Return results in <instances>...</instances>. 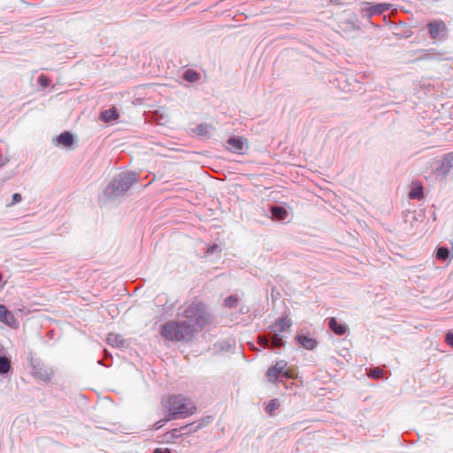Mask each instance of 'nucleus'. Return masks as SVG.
Returning <instances> with one entry per match:
<instances>
[{"mask_svg":"<svg viewBox=\"0 0 453 453\" xmlns=\"http://www.w3.org/2000/svg\"><path fill=\"white\" fill-rule=\"evenodd\" d=\"M258 343L263 347H266L269 345V340L266 336H259Z\"/></svg>","mask_w":453,"mask_h":453,"instance_id":"28","label":"nucleus"},{"mask_svg":"<svg viewBox=\"0 0 453 453\" xmlns=\"http://www.w3.org/2000/svg\"><path fill=\"white\" fill-rule=\"evenodd\" d=\"M11 369V360L6 357H0V374L7 373Z\"/></svg>","mask_w":453,"mask_h":453,"instance_id":"17","label":"nucleus"},{"mask_svg":"<svg viewBox=\"0 0 453 453\" xmlns=\"http://www.w3.org/2000/svg\"><path fill=\"white\" fill-rule=\"evenodd\" d=\"M409 197L411 199H422L423 198L422 186H418V187L413 188L409 193Z\"/></svg>","mask_w":453,"mask_h":453,"instance_id":"18","label":"nucleus"},{"mask_svg":"<svg viewBox=\"0 0 453 453\" xmlns=\"http://www.w3.org/2000/svg\"><path fill=\"white\" fill-rule=\"evenodd\" d=\"M243 148L244 142L241 137H231L226 141V149L232 152H241Z\"/></svg>","mask_w":453,"mask_h":453,"instance_id":"10","label":"nucleus"},{"mask_svg":"<svg viewBox=\"0 0 453 453\" xmlns=\"http://www.w3.org/2000/svg\"><path fill=\"white\" fill-rule=\"evenodd\" d=\"M446 342L453 348V332H449L446 334Z\"/></svg>","mask_w":453,"mask_h":453,"instance_id":"29","label":"nucleus"},{"mask_svg":"<svg viewBox=\"0 0 453 453\" xmlns=\"http://www.w3.org/2000/svg\"><path fill=\"white\" fill-rule=\"evenodd\" d=\"M56 142L58 145L71 148L73 144V136L70 132H64L56 138Z\"/></svg>","mask_w":453,"mask_h":453,"instance_id":"12","label":"nucleus"},{"mask_svg":"<svg viewBox=\"0 0 453 453\" xmlns=\"http://www.w3.org/2000/svg\"><path fill=\"white\" fill-rule=\"evenodd\" d=\"M38 82L41 86L47 87L50 84V80L46 76L41 75L38 78Z\"/></svg>","mask_w":453,"mask_h":453,"instance_id":"26","label":"nucleus"},{"mask_svg":"<svg viewBox=\"0 0 453 453\" xmlns=\"http://www.w3.org/2000/svg\"><path fill=\"white\" fill-rule=\"evenodd\" d=\"M135 182H137L136 173H127L119 175L118 185L115 186V196L124 195Z\"/></svg>","mask_w":453,"mask_h":453,"instance_id":"6","label":"nucleus"},{"mask_svg":"<svg viewBox=\"0 0 453 453\" xmlns=\"http://www.w3.org/2000/svg\"><path fill=\"white\" fill-rule=\"evenodd\" d=\"M279 406H280V403H279L278 400L273 399L268 403L265 410L270 415H273L274 411L277 410L279 408Z\"/></svg>","mask_w":453,"mask_h":453,"instance_id":"22","label":"nucleus"},{"mask_svg":"<svg viewBox=\"0 0 453 453\" xmlns=\"http://www.w3.org/2000/svg\"><path fill=\"white\" fill-rule=\"evenodd\" d=\"M282 345V336L279 333L273 332V334L271 339V347L272 348H279Z\"/></svg>","mask_w":453,"mask_h":453,"instance_id":"20","label":"nucleus"},{"mask_svg":"<svg viewBox=\"0 0 453 453\" xmlns=\"http://www.w3.org/2000/svg\"><path fill=\"white\" fill-rule=\"evenodd\" d=\"M389 9L388 4H378L375 5L369 6L367 9H363V11L367 12L368 14L373 15V14H380L385 11H388Z\"/></svg>","mask_w":453,"mask_h":453,"instance_id":"14","label":"nucleus"},{"mask_svg":"<svg viewBox=\"0 0 453 453\" xmlns=\"http://www.w3.org/2000/svg\"><path fill=\"white\" fill-rule=\"evenodd\" d=\"M431 165L435 166L434 172L426 175V178H430L434 174L436 178H446L453 167V152L445 154L441 160L434 159Z\"/></svg>","mask_w":453,"mask_h":453,"instance_id":"4","label":"nucleus"},{"mask_svg":"<svg viewBox=\"0 0 453 453\" xmlns=\"http://www.w3.org/2000/svg\"><path fill=\"white\" fill-rule=\"evenodd\" d=\"M272 215L279 220H283L288 216V211L285 208L280 206H273L271 209Z\"/></svg>","mask_w":453,"mask_h":453,"instance_id":"15","label":"nucleus"},{"mask_svg":"<svg viewBox=\"0 0 453 453\" xmlns=\"http://www.w3.org/2000/svg\"><path fill=\"white\" fill-rule=\"evenodd\" d=\"M21 200H22V196H21V195H20V194H19V193H15V194H13V196H12V203H9L8 205H9V206H12V205H14V204H16V203H19Z\"/></svg>","mask_w":453,"mask_h":453,"instance_id":"27","label":"nucleus"},{"mask_svg":"<svg viewBox=\"0 0 453 453\" xmlns=\"http://www.w3.org/2000/svg\"><path fill=\"white\" fill-rule=\"evenodd\" d=\"M292 378L293 370L288 369L285 360H279L268 369L266 378L269 382L274 383L280 377Z\"/></svg>","mask_w":453,"mask_h":453,"instance_id":"5","label":"nucleus"},{"mask_svg":"<svg viewBox=\"0 0 453 453\" xmlns=\"http://www.w3.org/2000/svg\"><path fill=\"white\" fill-rule=\"evenodd\" d=\"M180 429H177V428L173 429L165 434L167 441H169L170 439L178 438V437H180Z\"/></svg>","mask_w":453,"mask_h":453,"instance_id":"25","label":"nucleus"},{"mask_svg":"<svg viewBox=\"0 0 453 453\" xmlns=\"http://www.w3.org/2000/svg\"><path fill=\"white\" fill-rule=\"evenodd\" d=\"M291 326V320L285 318H280L277 319L274 324L272 326V330L275 333L281 334L285 332L287 329H288Z\"/></svg>","mask_w":453,"mask_h":453,"instance_id":"11","label":"nucleus"},{"mask_svg":"<svg viewBox=\"0 0 453 453\" xmlns=\"http://www.w3.org/2000/svg\"><path fill=\"white\" fill-rule=\"evenodd\" d=\"M427 28L429 30V36L434 40L446 36L448 32L445 22L441 19L429 22L427 24Z\"/></svg>","mask_w":453,"mask_h":453,"instance_id":"7","label":"nucleus"},{"mask_svg":"<svg viewBox=\"0 0 453 453\" xmlns=\"http://www.w3.org/2000/svg\"><path fill=\"white\" fill-rule=\"evenodd\" d=\"M296 341L303 348L308 350L314 349L318 345V342L316 341V339L304 334H297L296 336Z\"/></svg>","mask_w":453,"mask_h":453,"instance_id":"9","label":"nucleus"},{"mask_svg":"<svg viewBox=\"0 0 453 453\" xmlns=\"http://www.w3.org/2000/svg\"><path fill=\"white\" fill-rule=\"evenodd\" d=\"M181 320L191 335L203 328L210 322L209 314L204 304L200 302H193L188 304L182 313Z\"/></svg>","mask_w":453,"mask_h":453,"instance_id":"1","label":"nucleus"},{"mask_svg":"<svg viewBox=\"0 0 453 453\" xmlns=\"http://www.w3.org/2000/svg\"><path fill=\"white\" fill-rule=\"evenodd\" d=\"M328 326L336 335H343L347 332V326L339 323L335 318L329 319Z\"/></svg>","mask_w":453,"mask_h":453,"instance_id":"13","label":"nucleus"},{"mask_svg":"<svg viewBox=\"0 0 453 453\" xmlns=\"http://www.w3.org/2000/svg\"><path fill=\"white\" fill-rule=\"evenodd\" d=\"M161 335L170 342H181L192 336L181 320H170L162 325Z\"/></svg>","mask_w":453,"mask_h":453,"instance_id":"3","label":"nucleus"},{"mask_svg":"<svg viewBox=\"0 0 453 453\" xmlns=\"http://www.w3.org/2000/svg\"><path fill=\"white\" fill-rule=\"evenodd\" d=\"M183 79L188 82H195L200 79V73L193 69H187L183 73Z\"/></svg>","mask_w":453,"mask_h":453,"instance_id":"16","label":"nucleus"},{"mask_svg":"<svg viewBox=\"0 0 453 453\" xmlns=\"http://www.w3.org/2000/svg\"><path fill=\"white\" fill-rule=\"evenodd\" d=\"M165 410L168 414L167 420L176 418H187L196 413V403L189 398L181 395H173L168 397L165 403Z\"/></svg>","mask_w":453,"mask_h":453,"instance_id":"2","label":"nucleus"},{"mask_svg":"<svg viewBox=\"0 0 453 453\" xmlns=\"http://www.w3.org/2000/svg\"><path fill=\"white\" fill-rule=\"evenodd\" d=\"M449 257V251L445 247H440L436 251V258L439 260L445 261Z\"/></svg>","mask_w":453,"mask_h":453,"instance_id":"19","label":"nucleus"},{"mask_svg":"<svg viewBox=\"0 0 453 453\" xmlns=\"http://www.w3.org/2000/svg\"><path fill=\"white\" fill-rule=\"evenodd\" d=\"M238 298L235 296H230L224 300V305L228 308L234 307Z\"/></svg>","mask_w":453,"mask_h":453,"instance_id":"24","label":"nucleus"},{"mask_svg":"<svg viewBox=\"0 0 453 453\" xmlns=\"http://www.w3.org/2000/svg\"><path fill=\"white\" fill-rule=\"evenodd\" d=\"M0 321L12 328H17L19 322L14 315L4 306L0 305Z\"/></svg>","mask_w":453,"mask_h":453,"instance_id":"8","label":"nucleus"},{"mask_svg":"<svg viewBox=\"0 0 453 453\" xmlns=\"http://www.w3.org/2000/svg\"><path fill=\"white\" fill-rule=\"evenodd\" d=\"M153 453H172L169 449L157 448Z\"/></svg>","mask_w":453,"mask_h":453,"instance_id":"31","label":"nucleus"},{"mask_svg":"<svg viewBox=\"0 0 453 453\" xmlns=\"http://www.w3.org/2000/svg\"><path fill=\"white\" fill-rule=\"evenodd\" d=\"M384 371L380 367H375L370 370L368 376L372 379H379L383 377Z\"/></svg>","mask_w":453,"mask_h":453,"instance_id":"23","label":"nucleus"},{"mask_svg":"<svg viewBox=\"0 0 453 453\" xmlns=\"http://www.w3.org/2000/svg\"><path fill=\"white\" fill-rule=\"evenodd\" d=\"M166 421H168V420H167V418H166V419H165V420H160V421L156 422V423L153 425V429L157 430V429L161 428L162 426H165V424L166 423Z\"/></svg>","mask_w":453,"mask_h":453,"instance_id":"30","label":"nucleus"},{"mask_svg":"<svg viewBox=\"0 0 453 453\" xmlns=\"http://www.w3.org/2000/svg\"><path fill=\"white\" fill-rule=\"evenodd\" d=\"M215 249H217V245H213V246L211 248V251L214 250Z\"/></svg>","mask_w":453,"mask_h":453,"instance_id":"32","label":"nucleus"},{"mask_svg":"<svg viewBox=\"0 0 453 453\" xmlns=\"http://www.w3.org/2000/svg\"><path fill=\"white\" fill-rule=\"evenodd\" d=\"M100 119L104 122H110L113 119V110L109 109L106 111H104L100 114Z\"/></svg>","mask_w":453,"mask_h":453,"instance_id":"21","label":"nucleus"},{"mask_svg":"<svg viewBox=\"0 0 453 453\" xmlns=\"http://www.w3.org/2000/svg\"><path fill=\"white\" fill-rule=\"evenodd\" d=\"M114 119H118V114L115 112V116H114Z\"/></svg>","mask_w":453,"mask_h":453,"instance_id":"33","label":"nucleus"}]
</instances>
